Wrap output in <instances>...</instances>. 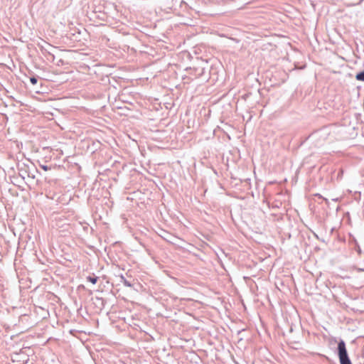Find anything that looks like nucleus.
<instances>
[{
	"mask_svg": "<svg viewBox=\"0 0 364 364\" xmlns=\"http://www.w3.org/2000/svg\"><path fill=\"white\" fill-rule=\"evenodd\" d=\"M338 357L341 364H352L347 354L346 344L341 341L338 345Z\"/></svg>",
	"mask_w": 364,
	"mask_h": 364,
	"instance_id": "1",
	"label": "nucleus"
},
{
	"mask_svg": "<svg viewBox=\"0 0 364 364\" xmlns=\"http://www.w3.org/2000/svg\"><path fill=\"white\" fill-rule=\"evenodd\" d=\"M355 78L360 81H364V71L358 73Z\"/></svg>",
	"mask_w": 364,
	"mask_h": 364,
	"instance_id": "2",
	"label": "nucleus"
},
{
	"mask_svg": "<svg viewBox=\"0 0 364 364\" xmlns=\"http://www.w3.org/2000/svg\"><path fill=\"white\" fill-rule=\"evenodd\" d=\"M87 280L90 281V282H92L93 284H95L97 282V277H88Z\"/></svg>",
	"mask_w": 364,
	"mask_h": 364,
	"instance_id": "3",
	"label": "nucleus"
},
{
	"mask_svg": "<svg viewBox=\"0 0 364 364\" xmlns=\"http://www.w3.org/2000/svg\"><path fill=\"white\" fill-rule=\"evenodd\" d=\"M30 81H31V82L33 85H35V84H36V83H37V80H36V78H35V77H31V78L30 79Z\"/></svg>",
	"mask_w": 364,
	"mask_h": 364,
	"instance_id": "4",
	"label": "nucleus"
},
{
	"mask_svg": "<svg viewBox=\"0 0 364 364\" xmlns=\"http://www.w3.org/2000/svg\"><path fill=\"white\" fill-rule=\"evenodd\" d=\"M41 168L44 170V171H48L49 170L48 167L47 166H41Z\"/></svg>",
	"mask_w": 364,
	"mask_h": 364,
	"instance_id": "5",
	"label": "nucleus"
}]
</instances>
